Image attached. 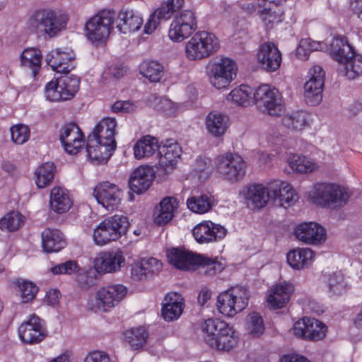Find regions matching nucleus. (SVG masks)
<instances>
[{
  "instance_id": "1",
  "label": "nucleus",
  "mask_w": 362,
  "mask_h": 362,
  "mask_svg": "<svg viewBox=\"0 0 362 362\" xmlns=\"http://www.w3.org/2000/svg\"><path fill=\"white\" fill-rule=\"evenodd\" d=\"M68 21V16L64 11L41 7L33 11L27 25L35 34L53 38L66 28Z\"/></svg>"
},
{
  "instance_id": "2",
  "label": "nucleus",
  "mask_w": 362,
  "mask_h": 362,
  "mask_svg": "<svg viewBox=\"0 0 362 362\" xmlns=\"http://www.w3.org/2000/svg\"><path fill=\"white\" fill-rule=\"evenodd\" d=\"M332 57L344 66V74L350 80L362 74V55L358 54L346 37L334 36L329 45Z\"/></svg>"
},
{
  "instance_id": "3",
  "label": "nucleus",
  "mask_w": 362,
  "mask_h": 362,
  "mask_svg": "<svg viewBox=\"0 0 362 362\" xmlns=\"http://www.w3.org/2000/svg\"><path fill=\"white\" fill-rule=\"evenodd\" d=\"M129 227L128 218L122 215H115L105 218L95 228L94 241L98 245L116 241L126 234Z\"/></svg>"
},
{
  "instance_id": "4",
  "label": "nucleus",
  "mask_w": 362,
  "mask_h": 362,
  "mask_svg": "<svg viewBox=\"0 0 362 362\" xmlns=\"http://www.w3.org/2000/svg\"><path fill=\"white\" fill-rule=\"evenodd\" d=\"M219 47V40L214 33L199 31L186 43L185 53L191 60H200L213 54Z\"/></svg>"
},
{
  "instance_id": "5",
  "label": "nucleus",
  "mask_w": 362,
  "mask_h": 362,
  "mask_svg": "<svg viewBox=\"0 0 362 362\" xmlns=\"http://www.w3.org/2000/svg\"><path fill=\"white\" fill-rule=\"evenodd\" d=\"M349 197L346 188L334 184L320 183L315 185L311 199L317 205L335 209L345 205Z\"/></svg>"
},
{
  "instance_id": "6",
  "label": "nucleus",
  "mask_w": 362,
  "mask_h": 362,
  "mask_svg": "<svg viewBox=\"0 0 362 362\" xmlns=\"http://www.w3.org/2000/svg\"><path fill=\"white\" fill-rule=\"evenodd\" d=\"M248 303L247 290L243 286L231 288L219 294L217 308L220 313L233 317L244 310Z\"/></svg>"
},
{
  "instance_id": "7",
  "label": "nucleus",
  "mask_w": 362,
  "mask_h": 362,
  "mask_svg": "<svg viewBox=\"0 0 362 362\" xmlns=\"http://www.w3.org/2000/svg\"><path fill=\"white\" fill-rule=\"evenodd\" d=\"M257 107L271 116H279L284 110V104L279 91L269 85L259 86L253 93Z\"/></svg>"
},
{
  "instance_id": "8",
  "label": "nucleus",
  "mask_w": 362,
  "mask_h": 362,
  "mask_svg": "<svg viewBox=\"0 0 362 362\" xmlns=\"http://www.w3.org/2000/svg\"><path fill=\"white\" fill-rule=\"evenodd\" d=\"M115 18L114 11L103 9L89 19L85 29L92 42H102L109 36Z\"/></svg>"
},
{
  "instance_id": "9",
  "label": "nucleus",
  "mask_w": 362,
  "mask_h": 362,
  "mask_svg": "<svg viewBox=\"0 0 362 362\" xmlns=\"http://www.w3.org/2000/svg\"><path fill=\"white\" fill-rule=\"evenodd\" d=\"M245 160L236 153H227L217 158V172L228 181L238 182L242 180L245 174Z\"/></svg>"
},
{
  "instance_id": "10",
  "label": "nucleus",
  "mask_w": 362,
  "mask_h": 362,
  "mask_svg": "<svg viewBox=\"0 0 362 362\" xmlns=\"http://www.w3.org/2000/svg\"><path fill=\"white\" fill-rule=\"evenodd\" d=\"M209 80L213 86L218 89L227 88L237 75V66L229 58H222L209 66Z\"/></svg>"
},
{
  "instance_id": "11",
  "label": "nucleus",
  "mask_w": 362,
  "mask_h": 362,
  "mask_svg": "<svg viewBox=\"0 0 362 362\" xmlns=\"http://www.w3.org/2000/svg\"><path fill=\"white\" fill-rule=\"evenodd\" d=\"M197 28L194 13L185 10L175 16L168 30L169 38L174 42H182L189 37Z\"/></svg>"
},
{
  "instance_id": "12",
  "label": "nucleus",
  "mask_w": 362,
  "mask_h": 362,
  "mask_svg": "<svg viewBox=\"0 0 362 362\" xmlns=\"http://www.w3.org/2000/svg\"><path fill=\"white\" fill-rule=\"evenodd\" d=\"M127 288L122 284H111L100 288L96 293L95 312H107L116 306L127 295Z\"/></svg>"
},
{
  "instance_id": "13",
  "label": "nucleus",
  "mask_w": 362,
  "mask_h": 362,
  "mask_svg": "<svg viewBox=\"0 0 362 362\" xmlns=\"http://www.w3.org/2000/svg\"><path fill=\"white\" fill-rule=\"evenodd\" d=\"M310 78L304 84L305 103L311 106L318 105L322 99L325 71L320 66H313L309 70Z\"/></svg>"
},
{
  "instance_id": "14",
  "label": "nucleus",
  "mask_w": 362,
  "mask_h": 362,
  "mask_svg": "<svg viewBox=\"0 0 362 362\" xmlns=\"http://www.w3.org/2000/svg\"><path fill=\"white\" fill-rule=\"evenodd\" d=\"M59 136L64 149L69 154H76L84 145L83 133L76 123L63 125L59 129Z\"/></svg>"
},
{
  "instance_id": "15",
  "label": "nucleus",
  "mask_w": 362,
  "mask_h": 362,
  "mask_svg": "<svg viewBox=\"0 0 362 362\" xmlns=\"http://www.w3.org/2000/svg\"><path fill=\"white\" fill-rule=\"evenodd\" d=\"M122 191L109 182L100 183L93 190V196L107 210L112 211L118 208L121 203Z\"/></svg>"
},
{
  "instance_id": "16",
  "label": "nucleus",
  "mask_w": 362,
  "mask_h": 362,
  "mask_svg": "<svg viewBox=\"0 0 362 362\" xmlns=\"http://www.w3.org/2000/svg\"><path fill=\"white\" fill-rule=\"evenodd\" d=\"M192 234L197 243L207 244L224 238L227 234V230L220 224L205 221L194 227Z\"/></svg>"
},
{
  "instance_id": "17",
  "label": "nucleus",
  "mask_w": 362,
  "mask_h": 362,
  "mask_svg": "<svg viewBox=\"0 0 362 362\" xmlns=\"http://www.w3.org/2000/svg\"><path fill=\"white\" fill-rule=\"evenodd\" d=\"M75 54L72 50L67 48L62 49L57 48L50 51L45 56L47 64L53 71L59 73L68 74L74 69Z\"/></svg>"
},
{
  "instance_id": "18",
  "label": "nucleus",
  "mask_w": 362,
  "mask_h": 362,
  "mask_svg": "<svg viewBox=\"0 0 362 362\" xmlns=\"http://www.w3.org/2000/svg\"><path fill=\"white\" fill-rule=\"evenodd\" d=\"M117 120L114 117H105L94 127L89 137L95 139L109 146L110 150H115L117 142L115 140Z\"/></svg>"
},
{
  "instance_id": "19",
  "label": "nucleus",
  "mask_w": 362,
  "mask_h": 362,
  "mask_svg": "<svg viewBox=\"0 0 362 362\" xmlns=\"http://www.w3.org/2000/svg\"><path fill=\"white\" fill-rule=\"evenodd\" d=\"M21 339L26 344H36L42 341L47 336L46 330L42 325V320L33 315L18 328Z\"/></svg>"
},
{
  "instance_id": "20",
  "label": "nucleus",
  "mask_w": 362,
  "mask_h": 362,
  "mask_svg": "<svg viewBox=\"0 0 362 362\" xmlns=\"http://www.w3.org/2000/svg\"><path fill=\"white\" fill-rule=\"evenodd\" d=\"M125 259L121 250L101 252L95 260V269L98 274L119 271L124 264Z\"/></svg>"
},
{
  "instance_id": "21",
  "label": "nucleus",
  "mask_w": 362,
  "mask_h": 362,
  "mask_svg": "<svg viewBox=\"0 0 362 362\" xmlns=\"http://www.w3.org/2000/svg\"><path fill=\"white\" fill-rule=\"evenodd\" d=\"M281 54L273 42H264L259 49L257 60L262 69L267 72L276 71L281 63Z\"/></svg>"
},
{
  "instance_id": "22",
  "label": "nucleus",
  "mask_w": 362,
  "mask_h": 362,
  "mask_svg": "<svg viewBox=\"0 0 362 362\" xmlns=\"http://www.w3.org/2000/svg\"><path fill=\"white\" fill-rule=\"evenodd\" d=\"M155 178V171L148 165H141L133 170L129 178V189L134 193L140 194L151 187Z\"/></svg>"
},
{
  "instance_id": "23",
  "label": "nucleus",
  "mask_w": 362,
  "mask_h": 362,
  "mask_svg": "<svg viewBox=\"0 0 362 362\" xmlns=\"http://www.w3.org/2000/svg\"><path fill=\"white\" fill-rule=\"evenodd\" d=\"M296 237L307 244L315 245L325 240L326 231L323 227L317 223H303L296 227Z\"/></svg>"
},
{
  "instance_id": "24",
  "label": "nucleus",
  "mask_w": 362,
  "mask_h": 362,
  "mask_svg": "<svg viewBox=\"0 0 362 362\" xmlns=\"http://www.w3.org/2000/svg\"><path fill=\"white\" fill-rule=\"evenodd\" d=\"M199 255L181 248H173L168 254L169 262L175 268L182 270H195Z\"/></svg>"
},
{
  "instance_id": "25",
  "label": "nucleus",
  "mask_w": 362,
  "mask_h": 362,
  "mask_svg": "<svg viewBox=\"0 0 362 362\" xmlns=\"http://www.w3.org/2000/svg\"><path fill=\"white\" fill-rule=\"evenodd\" d=\"M293 291L291 283L284 281L276 284L270 288L267 301L274 308H281L289 302Z\"/></svg>"
},
{
  "instance_id": "26",
  "label": "nucleus",
  "mask_w": 362,
  "mask_h": 362,
  "mask_svg": "<svg viewBox=\"0 0 362 362\" xmlns=\"http://www.w3.org/2000/svg\"><path fill=\"white\" fill-rule=\"evenodd\" d=\"M42 247L46 253L57 252L66 245L64 234L57 228H47L41 233Z\"/></svg>"
},
{
  "instance_id": "27",
  "label": "nucleus",
  "mask_w": 362,
  "mask_h": 362,
  "mask_svg": "<svg viewBox=\"0 0 362 362\" xmlns=\"http://www.w3.org/2000/svg\"><path fill=\"white\" fill-rule=\"evenodd\" d=\"M117 28L124 34L137 31L143 23L142 18L133 10L122 8L117 14Z\"/></svg>"
},
{
  "instance_id": "28",
  "label": "nucleus",
  "mask_w": 362,
  "mask_h": 362,
  "mask_svg": "<svg viewBox=\"0 0 362 362\" xmlns=\"http://www.w3.org/2000/svg\"><path fill=\"white\" fill-rule=\"evenodd\" d=\"M245 199L252 205L254 209H262L272 199L271 190L269 186L265 187L261 184H254L247 187L244 192Z\"/></svg>"
},
{
  "instance_id": "29",
  "label": "nucleus",
  "mask_w": 362,
  "mask_h": 362,
  "mask_svg": "<svg viewBox=\"0 0 362 362\" xmlns=\"http://www.w3.org/2000/svg\"><path fill=\"white\" fill-rule=\"evenodd\" d=\"M182 149L178 144L167 140L163 145H159L158 157L159 165L166 168H173L177 158L181 156Z\"/></svg>"
},
{
  "instance_id": "30",
  "label": "nucleus",
  "mask_w": 362,
  "mask_h": 362,
  "mask_svg": "<svg viewBox=\"0 0 362 362\" xmlns=\"http://www.w3.org/2000/svg\"><path fill=\"white\" fill-rule=\"evenodd\" d=\"M162 262L158 259L150 257L142 259L134 264L132 268V278L135 281H142L151 277L162 267Z\"/></svg>"
},
{
  "instance_id": "31",
  "label": "nucleus",
  "mask_w": 362,
  "mask_h": 362,
  "mask_svg": "<svg viewBox=\"0 0 362 362\" xmlns=\"http://www.w3.org/2000/svg\"><path fill=\"white\" fill-rule=\"evenodd\" d=\"M269 189L272 194V200H279V204L288 206L297 199V194L290 184L286 182L275 180L269 183Z\"/></svg>"
},
{
  "instance_id": "32",
  "label": "nucleus",
  "mask_w": 362,
  "mask_h": 362,
  "mask_svg": "<svg viewBox=\"0 0 362 362\" xmlns=\"http://www.w3.org/2000/svg\"><path fill=\"white\" fill-rule=\"evenodd\" d=\"M258 6L263 8L259 13L262 21L268 28H272L275 24L282 21V11L272 1L258 0Z\"/></svg>"
},
{
  "instance_id": "33",
  "label": "nucleus",
  "mask_w": 362,
  "mask_h": 362,
  "mask_svg": "<svg viewBox=\"0 0 362 362\" xmlns=\"http://www.w3.org/2000/svg\"><path fill=\"white\" fill-rule=\"evenodd\" d=\"M181 296L177 293H168L165 298L161 315L167 321L177 320L183 310L184 304Z\"/></svg>"
},
{
  "instance_id": "34",
  "label": "nucleus",
  "mask_w": 362,
  "mask_h": 362,
  "mask_svg": "<svg viewBox=\"0 0 362 362\" xmlns=\"http://www.w3.org/2000/svg\"><path fill=\"white\" fill-rule=\"evenodd\" d=\"M115 150H110L109 146L100 144L98 140L88 136L86 152L88 158L98 163H106Z\"/></svg>"
},
{
  "instance_id": "35",
  "label": "nucleus",
  "mask_w": 362,
  "mask_h": 362,
  "mask_svg": "<svg viewBox=\"0 0 362 362\" xmlns=\"http://www.w3.org/2000/svg\"><path fill=\"white\" fill-rule=\"evenodd\" d=\"M50 206L57 214L68 211L73 205V201L68 191L61 187H55L50 193Z\"/></svg>"
},
{
  "instance_id": "36",
  "label": "nucleus",
  "mask_w": 362,
  "mask_h": 362,
  "mask_svg": "<svg viewBox=\"0 0 362 362\" xmlns=\"http://www.w3.org/2000/svg\"><path fill=\"white\" fill-rule=\"evenodd\" d=\"M218 327L214 328V331L219 330L221 337L216 339L217 342L215 345H210L211 348H216L218 350L230 351L233 349L238 344V336L234 329L229 326L228 324H219Z\"/></svg>"
},
{
  "instance_id": "37",
  "label": "nucleus",
  "mask_w": 362,
  "mask_h": 362,
  "mask_svg": "<svg viewBox=\"0 0 362 362\" xmlns=\"http://www.w3.org/2000/svg\"><path fill=\"white\" fill-rule=\"evenodd\" d=\"M314 257L313 251L309 248H297L287 254L288 264L295 269H301L310 266Z\"/></svg>"
},
{
  "instance_id": "38",
  "label": "nucleus",
  "mask_w": 362,
  "mask_h": 362,
  "mask_svg": "<svg viewBox=\"0 0 362 362\" xmlns=\"http://www.w3.org/2000/svg\"><path fill=\"white\" fill-rule=\"evenodd\" d=\"M158 139L151 135H146L140 138L134 146V157L138 159L148 158L158 150Z\"/></svg>"
},
{
  "instance_id": "39",
  "label": "nucleus",
  "mask_w": 362,
  "mask_h": 362,
  "mask_svg": "<svg viewBox=\"0 0 362 362\" xmlns=\"http://www.w3.org/2000/svg\"><path fill=\"white\" fill-rule=\"evenodd\" d=\"M228 118L218 112H211L206 118V127L208 132L214 136L223 135L228 128Z\"/></svg>"
},
{
  "instance_id": "40",
  "label": "nucleus",
  "mask_w": 362,
  "mask_h": 362,
  "mask_svg": "<svg viewBox=\"0 0 362 362\" xmlns=\"http://www.w3.org/2000/svg\"><path fill=\"white\" fill-rule=\"evenodd\" d=\"M178 206L177 199L168 197L160 202L158 213L156 216L155 223L161 226L168 223L174 216V212Z\"/></svg>"
},
{
  "instance_id": "41",
  "label": "nucleus",
  "mask_w": 362,
  "mask_h": 362,
  "mask_svg": "<svg viewBox=\"0 0 362 362\" xmlns=\"http://www.w3.org/2000/svg\"><path fill=\"white\" fill-rule=\"evenodd\" d=\"M309 114L298 110L288 112L282 118L283 124L288 129L300 131L308 125Z\"/></svg>"
},
{
  "instance_id": "42",
  "label": "nucleus",
  "mask_w": 362,
  "mask_h": 362,
  "mask_svg": "<svg viewBox=\"0 0 362 362\" xmlns=\"http://www.w3.org/2000/svg\"><path fill=\"white\" fill-rule=\"evenodd\" d=\"M214 204L213 197L209 194H201L193 196L187 201L188 209L197 214H205L209 211Z\"/></svg>"
},
{
  "instance_id": "43",
  "label": "nucleus",
  "mask_w": 362,
  "mask_h": 362,
  "mask_svg": "<svg viewBox=\"0 0 362 362\" xmlns=\"http://www.w3.org/2000/svg\"><path fill=\"white\" fill-rule=\"evenodd\" d=\"M56 166L52 162L42 163L35 171V183L39 188L49 185L55 175Z\"/></svg>"
},
{
  "instance_id": "44",
  "label": "nucleus",
  "mask_w": 362,
  "mask_h": 362,
  "mask_svg": "<svg viewBox=\"0 0 362 362\" xmlns=\"http://www.w3.org/2000/svg\"><path fill=\"white\" fill-rule=\"evenodd\" d=\"M42 58L38 49L27 48L21 53V63L22 66L32 69L33 75L36 76L41 66Z\"/></svg>"
},
{
  "instance_id": "45",
  "label": "nucleus",
  "mask_w": 362,
  "mask_h": 362,
  "mask_svg": "<svg viewBox=\"0 0 362 362\" xmlns=\"http://www.w3.org/2000/svg\"><path fill=\"white\" fill-rule=\"evenodd\" d=\"M148 332L144 327H139L127 330L124 332V340L132 349H139L146 343Z\"/></svg>"
},
{
  "instance_id": "46",
  "label": "nucleus",
  "mask_w": 362,
  "mask_h": 362,
  "mask_svg": "<svg viewBox=\"0 0 362 362\" xmlns=\"http://www.w3.org/2000/svg\"><path fill=\"white\" fill-rule=\"evenodd\" d=\"M57 79L64 100L71 99L79 90L80 78L75 75H66Z\"/></svg>"
},
{
  "instance_id": "47",
  "label": "nucleus",
  "mask_w": 362,
  "mask_h": 362,
  "mask_svg": "<svg viewBox=\"0 0 362 362\" xmlns=\"http://www.w3.org/2000/svg\"><path fill=\"white\" fill-rule=\"evenodd\" d=\"M219 324H227L226 322L218 320L209 318L205 320L204 324L202 325V329L204 332V339L205 342L209 345L216 344V339L221 337L222 331H214V328L218 327Z\"/></svg>"
},
{
  "instance_id": "48",
  "label": "nucleus",
  "mask_w": 362,
  "mask_h": 362,
  "mask_svg": "<svg viewBox=\"0 0 362 362\" xmlns=\"http://www.w3.org/2000/svg\"><path fill=\"white\" fill-rule=\"evenodd\" d=\"M326 48L323 42L313 41L310 38L302 39L296 49V55L302 60H306L311 52L322 51Z\"/></svg>"
},
{
  "instance_id": "49",
  "label": "nucleus",
  "mask_w": 362,
  "mask_h": 362,
  "mask_svg": "<svg viewBox=\"0 0 362 362\" xmlns=\"http://www.w3.org/2000/svg\"><path fill=\"white\" fill-rule=\"evenodd\" d=\"M140 73L151 82H158L163 75V67L156 61L145 62L140 66Z\"/></svg>"
},
{
  "instance_id": "50",
  "label": "nucleus",
  "mask_w": 362,
  "mask_h": 362,
  "mask_svg": "<svg viewBox=\"0 0 362 362\" xmlns=\"http://www.w3.org/2000/svg\"><path fill=\"white\" fill-rule=\"evenodd\" d=\"M24 224V217L18 211L8 213L0 220V229L8 232L16 231Z\"/></svg>"
},
{
  "instance_id": "51",
  "label": "nucleus",
  "mask_w": 362,
  "mask_h": 362,
  "mask_svg": "<svg viewBox=\"0 0 362 362\" xmlns=\"http://www.w3.org/2000/svg\"><path fill=\"white\" fill-rule=\"evenodd\" d=\"M252 88L247 85H240L234 88L227 96L228 100H231L238 105L247 106L250 105V98Z\"/></svg>"
},
{
  "instance_id": "52",
  "label": "nucleus",
  "mask_w": 362,
  "mask_h": 362,
  "mask_svg": "<svg viewBox=\"0 0 362 362\" xmlns=\"http://www.w3.org/2000/svg\"><path fill=\"white\" fill-rule=\"evenodd\" d=\"M197 262V268L201 267L204 269V273L210 276H213L220 273L224 269L223 264L218 261L217 258H211L204 255H199Z\"/></svg>"
},
{
  "instance_id": "53",
  "label": "nucleus",
  "mask_w": 362,
  "mask_h": 362,
  "mask_svg": "<svg viewBox=\"0 0 362 362\" xmlns=\"http://www.w3.org/2000/svg\"><path fill=\"white\" fill-rule=\"evenodd\" d=\"M308 327H307V339L310 341H318L325 337L327 327L325 324L315 318L305 320Z\"/></svg>"
},
{
  "instance_id": "54",
  "label": "nucleus",
  "mask_w": 362,
  "mask_h": 362,
  "mask_svg": "<svg viewBox=\"0 0 362 362\" xmlns=\"http://www.w3.org/2000/svg\"><path fill=\"white\" fill-rule=\"evenodd\" d=\"M13 284L19 288L23 303L33 300L38 291V288L31 281L17 279L13 281Z\"/></svg>"
},
{
  "instance_id": "55",
  "label": "nucleus",
  "mask_w": 362,
  "mask_h": 362,
  "mask_svg": "<svg viewBox=\"0 0 362 362\" xmlns=\"http://www.w3.org/2000/svg\"><path fill=\"white\" fill-rule=\"evenodd\" d=\"M329 291L335 295H341L345 293L347 284L344 281V276L341 272H335L329 275L327 279Z\"/></svg>"
},
{
  "instance_id": "56",
  "label": "nucleus",
  "mask_w": 362,
  "mask_h": 362,
  "mask_svg": "<svg viewBox=\"0 0 362 362\" xmlns=\"http://www.w3.org/2000/svg\"><path fill=\"white\" fill-rule=\"evenodd\" d=\"M76 273V281L81 289L87 291L96 284V271H86L78 267V271Z\"/></svg>"
},
{
  "instance_id": "57",
  "label": "nucleus",
  "mask_w": 362,
  "mask_h": 362,
  "mask_svg": "<svg viewBox=\"0 0 362 362\" xmlns=\"http://www.w3.org/2000/svg\"><path fill=\"white\" fill-rule=\"evenodd\" d=\"M291 168L299 173H307L314 170V165L305 156L300 155L291 156L288 159Z\"/></svg>"
},
{
  "instance_id": "58",
  "label": "nucleus",
  "mask_w": 362,
  "mask_h": 362,
  "mask_svg": "<svg viewBox=\"0 0 362 362\" xmlns=\"http://www.w3.org/2000/svg\"><path fill=\"white\" fill-rule=\"evenodd\" d=\"M246 327L249 333L255 337L261 335L264 331V325L262 316L255 312L247 316Z\"/></svg>"
},
{
  "instance_id": "59",
  "label": "nucleus",
  "mask_w": 362,
  "mask_h": 362,
  "mask_svg": "<svg viewBox=\"0 0 362 362\" xmlns=\"http://www.w3.org/2000/svg\"><path fill=\"white\" fill-rule=\"evenodd\" d=\"M45 95L46 99L52 102L64 100L63 93L60 90L58 79L52 80L46 84Z\"/></svg>"
},
{
  "instance_id": "60",
  "label": "nucleus",
  "mask_w": 362,
  "mask_h": 362,
  "mask_svg": "<svg viewBox=\"0 0 362 362\" xmlns=\"http://www.w3.org/2000/svg\"><path fill=\"white\" fill-rule=\"evenodd\" d=\"M12 141L16 144H23L30 137V129L24 124H17L11 128Z\"/></svg>"
},
{
  "instance_id": "61",
  "label": "nucleus",
  "mask_w": 362,
  "mask_h": 362,
  "mask_svg": "<svg viewBox=\"0 0 362 362\" xmlns=\"http://www.w3.org/2000/svg\"><path fill=\"white\" fill-rule=\"evenodd\" d=\"M78 264L76 261L69 260L52 267L51 271L54 274H72L78 271Z\"/></svg>"
},
{
  "instance_id": "62",
  "label": "nucleus",
  "mask_w": 362,
  "mask_h": 362,
  "mask_svg": "<svg viewBox=\"0 0 362 362\" xmlns=\"http://www.w3.org/2000/svg\"><path fill=\"white\" fill-rule=\"evenodd\" d=\"M174 13L175 12L170 8L168 4L164 3L152 14L160 22L161 21L169 19Z\"/></svg>"
},
{
  "instance_id": "63",
  "label": "nucleus",
  "mask_w": 362,
  "mask_h": 362,
  "mask_svg": "<svg viewBox=\"0 0 362 362\" xmlns=\"http://www.w3.org/2000/svg\"><path fill=\"white\" fill-rule=\"evenodd\" d=\"M305 320H309V317H303L302 321L296 322L293 325V334L299 337L307 339V327L308 325Z\"/></svg>"
},
{
  "instance_id": "64",
  "label": "nucleus",
  "mask_w": 362,
  "mask_h": 362,
  "mask_svg": "<svg viewBox=\"0 0 362 362\" xmlns=\"http://www.w3.org/2000/svg\"><path fill=\"white\" fill-rule=\"evenodd\" d=\"M84 362H111V361L107 354L101 351H93L87 355Z\"/></svg>"
}]
</instances>
